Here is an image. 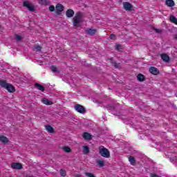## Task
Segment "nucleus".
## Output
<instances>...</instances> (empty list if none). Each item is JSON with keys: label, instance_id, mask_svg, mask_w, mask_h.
<instances>
[{"label": "nucleus", "instance_id": "nucleus-1", "mask_svg": "<svg viewBox=\"0 0 177 177\" xmlns=\"http://www.w3.org/2000/svg\"><path fill=\"white\" fill-rule=\"evenodd\" d=\"M0 86L8 91L10 93L16 92V88L12 84L6 82V80H0Z\"/></svg>", "mask_w": 177, "mask_h": 177}, {"label": "nucleus", "instance_id": "nucleus-2", "mask_svg": "<svg viewBox=\"0 0 177 177\" xmlns=\"http://www.w3.org/2000/svg\"><path fill=\"white\" fill-rule=\"evenodd\" d=\"M82 22V13L77 12L75 17L73 18V26L75 27H80Z\"/></svg>", "mask_w": 177, "mask_h": 177}, {"label": "nucleus", "instance_id": "nucleus-3", "mask_svg": "<svg viewBox=\"0 0 177 177\" xmlns=\"http://www.w3.org/2000/svg\"><path fill=\"white\" fill-rule=\"evenodd\" d=\"M99 153L102 157H104L105 158H110V151L105 148L103 146L99 147Z\"/></svg>", "mask_w": 177, "mask_h": 177}, {"label": "nucleus", "instance_id": "nucleus-4", "mask_svg": "<svg viewBox=\"0 0 177 177\" xmlns=\"http://www.w3.org/2000/svg\"><path fill=\"white\" fill-rule=\"evenodd\" d=\"M75 110L77 111V113H80V114H85V113H86V109H85L84 106L80 104H76L75 105Z\"/></svg>", "mask_w": 177, "mask_h": 177}, {"label": "nucleus", "instance_id": "nucleus-5", "mask_svg": "<svg viewBox=\"0 0 177 177\" xmlns=\"http://www.w3.org/2000/svg\"><path fill=\"white\" fill-rule=\"evenodd\" d=\"M64 9V7H63V5L58 3L55 6V13L56 15H60L62 12H63Z\"/></svg>", "mask_w": 177, "mask_h": 177}, {"label": "nucleus", "instance_id": "nucleus-6", "mask_svg": "<svg viewBox=\"0 0 177 177\" xmlns=\"http://www.w3.org/2000/svg\"><path fill=\"white\" fill-rule=\"evenodd\" d=\"M24 6H25V8H27L30 12H33L34 10V6L29 1H24Z\"/></svg>", "mask_w": 177, "mask_h": 177}, {"label": "nucleus", "instance_id": "nucleus-7", "mask_svg": "<svg viewBox=\"0 0 177 177\" xmlns=\"http://www.w3.org/2000/svg\"><path fill=\"white\" fill-rule=\"evenodd\" d=\"M11 167L12 169H21L23 168V165L19 162H13L11 164Z\"/></svg>", "mask_w": 177, "mask_h": 177}, {"label": "nucleus", "instance_id": "nucleus-8", "mask_svg": "<svg viewBox=\"0 0 177 177\" xmlns=\"http://www.w3.org/2000/svg\"><path fill=\"white\" fill-rule=\"evenodd\" d=\"M149 73H151V74H153V75H158V74H160V71L158 70V68L154 66H151L149 68Z\"/></svg>", "mask_w": 177, "mask_h": 177}, {"label": "nucleus", "instance_id": "nucleus-9", "mask_svg": "<svg viewBox=\"0 0 177 177\" xmlns=\"http://www.w3.org/2000/svg\"><path fill=\"white\" fill-rule=\"evenodd\" d=\"M49 68L50 71H52V73H53L55 75H57V74H60V71H59V69L57 68V67H56L55 65H50L49 66Z\"/></svg>", "mask_w": 177, "mask_h": 177}, {"label": "nucleus", "instance_id": "nucleus-10", "mask_svg": "<svg viewBox=\"0 0 177 177\" xmlns=\"http://www.w3.org/2000/svg\"><path fill=\"white\" fill-rule=\"evenodd\" d=\"M74 122H78V119L71 116L68 118V125H74Z\"/></svg>", "mask_w": 177, "mask_h": 177}, {"label": "nucleus", "instance_id": "nucleus-11", "mask_svg": "<svg viewBox=\"0 0 177 177\" xmlns=\"http://www.w3.org/2000/svg\"><path fill=\"white\" fill-rule=\"evenodd\" d=\"M96 29L91 28H87L86 30V34H88V35H95V34H96Z\"/></svg>", "mask_w": 177, "mask_h": 177}, {"label": "nucleus", "instance_id": "nucleus-12", "mask_svg": "<svg viewBox=\"0 0 177 177\" xmlns=\"http://www.w3.org/2000/svg\"><path fill=\"white\" fill-rule=\"evenodd\" d=\"M35 88H36V89H38L39 91H41V92H45V87L39 83H35Z\"/></svg>", "mask_w": 177, "mask_h": 177}, {"label": "nucleus", "instance_id": "nucleus-13", "mask_svg": "<svg viewBox=\"0 0 177 177\" xmlns=\"http://www.w3.org/2000/svg\"><path fill=\"white\" fill-rule=\"evenodd\" d=\"M137 80L139 82H143V81H146V76L142 73H139L137 75Z\"/></svg>", "mask_w": 177, "mask_h": 177}, {"label": "nucleus", "instance_id": "nucleus-14", "mask_svg": "<svg viewBox=\"0 0 177 177\" xmlns=\"http://www.w3.org/2000/svg\"><path fill=\"white\" fill-rule=\"evenodd\" d=\"M41 102L44 104H46V106H52V104H53V102L48 100V98H43Z\"/></svg>", "mask_w": 177, "mask_h": 177}, {"label": "nucleus", "instance_id": "nucleus-15", "mask_svg": "<svg viewBox=\"0 0 177 177\" xmlns=\"http://www.w3.org/2000/svg\"><path fill=\"white\" fill-rule=\"evenodd\" d=\"M45 128L47 132H48L49 133H55V129H53L52 126L47 124L45 125Z\"/></svg>", "mask_w": 177, "mask_h": 177}, {"label": "nucleus", "instance_id": "nucleus-16", "mask_svg": "<svg viewBox=\"0 0 177 177\" xmlns=\"http://www.w3.org/2000/svg\"><path fill=\"white\" fill-rule=\"evenodd\" d=\"M161 59L162 60H163V62H165V63H169V56H168V55L167 54H161Z\"/></svg>", "mask_w": 177, "mask_h": 177}, {"label": "nucleus", "instance_id": "nucleus-17", "mask_svg": "<svg viewBox=\"0 0 177 177\" xmlns=\"http://www.w3.org/2000/svg\"><path fill=\"white\" fill-rule=\"evenodd\" d=\"M82 136L84 140H91L92 139V136L88 132L84 133Z\"/></svg>", "mask_w": 177, "mask_h": 177}, {"label": "nucleus", "instance_id": "nucleus-18", "mask_svg": "<svg viewBox=\"0 0 177 177\" xmlns=\"http://www.w3.org/2000/svg\"><path fill=\"white\" fill-rule=\"evenodd\" d=\"M0 142L4 145H6V143L9 142V139H8V137L5 136H0Z\"/></svg>", "mask_w": 177, "mask_h": 177}, {"label": "nucleus", "instance_id": "nucleus-19", "mask_svg": "<svg viewBox=\"0 0 177 177\" xmlns=\"http://www.w3.org/2000/svg\"><path fill=\"white\" fill-rule=\"evenodd\" d=\"M106 109L108 111H118V109H117V106L115 105H107Z\"/></svg>", "mask_w": 177, "mask_h": 177}, {"label": "nucleus", "instance_id": "nucleus-20", "mask_svg": "<svg viewBox=\"0 0 177 177\" xmlns=\"http://www.w3.org/2000/svg\"><path fill=\"white\" fill-rule=\"evenodd\" d=\"M123 8L125 9V10H131L132 9V5L128 2H126L123 4Z\"/></svg>", "mask_w": 177, "mask_h": 177}, {"label": "nucleus", "instance_id": "nucleus-21", "mask_svg": "<svg viewBox=\"0 0 177 177\" xmlns=\"http://www.w3.org/2000/svg\"><path fill=\"white\" fill-rule=\"evenodd\" d=\"M23 38H24V35H23L17 34L15 35V41H17L18 42H19L20 41H22Z\"/></svg>", "mask_w": 177, "mask_h": 177}, {"label": "nucleus", "instance_id": "nucleus-22", "mask_svg": "<svg viewBox=\"0 0 177 177\" xmlns=\"http://www.w3.org/2000/svg\"><path fill=\"white\" fill-rule=\"evenodd\" d=\"M166 5L169 8H172L175 6V3L174 2V0H166Z\"/></svg>", "mask_w": 177, "mask_h": 177}, {"label": "nucleus", "instance_id": "nucleus-23", "mask_svg": "<svg viewBox=\"0 0 177 177\" xmlns=\"http://www.w3.org/2000/svg\"><path fill=\"white\" fill-rule=\"evenodd\" d=\"M129 161L131 165H135L136 164V160L135 157L131 156L129 157Z\"/></svg>", "mask_w": 177, "mask_h": 177}, {"label": "nucleus", "instance_id": "nucleus-24", "mask_svg": "<svg viewBox=\"0 0 177 177\" xmlns=\"http://www.w3.org/2000/svg\"><path fill=\"white\" fill-rule=\"evenodd\" d=\"M32 50H35V52H41L42 50V47L41 46L37 45V46H33L32 47Z\"/></svg>", "mask_w": 177, "mask_h": 177}, {"label": "nucleus", "instance_id": "nucleus-25", "mask_svg": "<svg viewBox=\"0 0 177 177\" xmlns=\"http://www.w3.org/2000/svg\"><path fill=\"white\" fill-rule=\"evenodd\" d=\"M89 147L88 146H83V153L84 154H89Z\"/></svg>", "mask_w": 177, "mask_h": 177}, {"label": "nucleus", "instance_id": "nucleus-26", "mask_svg": "<svg viewBox=\"0 0 177 177\" xmlns=\"http://www.w3.org/2000/svg\"><path fill=\"white\" fill-rule=\"evenodd\" d=\"M74 16V10L68 9L67 10V17H73Z\"/></svg>", "mask_w": 177, "mask_h": 177}, {"label": "nucleus", "instance_id": "nucleus-27", "mask_svg": "<svg viewBox=\"0 0 177 177\" xmlns=\"http://www.w3.org/2000/svg\"><path fill=\"white\" fill-rule=\"evenodd\" d=\"M170 21L177 25V19L174 15L170 16Z\"/></svg>", "mask_w": 177, "mask_h": 177}, {"label": "nucleus", "instance_id": "nucleus-28", "mask_svg": "<svg viewBox=\"0 0 177 177\" xmlns=\"http://www.w3.org/2000/svg\"><path fill=\"white\" fill-rule=\"evenodd\" d=\"M97 165H99L100 168H103L104 167V160H98L97 162Z\"/></svg>", "mask_w": 177, "mask_h": 177}, {"label": "nucleus", "instance_id": "nucleus-29", "mask_svg": "<svg viewBox=\"0 0 177 177\" xmlns=\"http://www.w3.org/2000/svg\"><path fill=\"white\" fill-rule=\"evenodd\" d=\"M8 48H9L10 49H12V52L11 51V53H12V55H15V53H16V52H17V48L13 47V46L9 45V46H8Z\"/></svg>", "mask_w": 177, "mask_h": 177}, {"label": "nucleus", "instance_id": "nucleus-30", "mask_svg": "<svg viewBox=\"0 0 177 177\" xmlns=\"http://www.w3.org/2000/svg\"><path fill=\"white\" fill-rule=\"evenodd\" d=\"M115 50H118L119 52H122L124 50V48H122V45H116Z\"/></svg>", "mask_w": 177, "mask_h": 177}, {"label": "nucleus", "instance_id": "nucleus-31", "mask_svg": "<svg viewBox=\"0 0 177 177\" xmlns=\"http://www.w3.org/2000/svg\"><path fill=\"white\" fill-rule=\"evenodd\" d=\"M39 3H40V5H46L48 0H39Z\"/></svg>", "mask_w": 177, "mask_h": 177}, {"label": "nucleus", "instance_id": "nucleus-32", "mask_svg": "<svg viewBox=\"0 0 177 177\" xmlns=\"http://www.w3.org/2000/svg\"><path fill=\"white\" fill-rule=\"evenodd\" d=\"M59 174H60L61 176H64V177L66 176V171L63 170V169L59 170Z\"/></svg>", "mask_w": 177, "mask_h": 177}, {"label": "nucleus", "instance_id": "nucleus-33", "mask_svg": "<svg viewBox=\"0 0 177 177\" xmlns=\"http://www.w3.org/2000/svg\"><path fill=\"white\" fill-rule=\"evenodd\" d=\"M85 175H86V176H88V177H96V176H95V174H93L92 173H89V172H86Z\"/></svg>", "mask_w": 177, "mask_h": 177}, {"label": "nucleus", "instance_id": "nucleus-34", "mask_svg": "<svg viewBox=\"0 0 177 177\" xmlns=\"http://www.w3.org/2000/svg\"><path fill=\"white\" fill-rule=\"evenodd\" d=\"M112 64L113 65L115 68H119V67H120V64H118L117 62H113V64Z\"/></svg>", "mask_w": 177, "mask_h": 177}, {"label": "nucleus", "instance_id": "nucleus-35", "mask_svg": "<svg viewBox=\"0 0 177 177\" xmlns=\"http://www.w3.org/2000/svg\"><path fill=\"white\" fill-rule=\"evenodd\" d=\"M176 160H177V157L176 156H174L173 158H170L171 162H175V161H176Z\"/></svg>", "mask_w": 177, "mask_h": 177}, {"label": "nucleus", "instance_id": "nucleus-36", "mask_svg": "<svg viewBox=\"0 0 177 177\" xmlns=\"http://www.w3.org/2000/svg\"><path fill=\"white\" fill-rule=\"evenodd\" d=\"M48 10H50V12H55V6H50Z\"/></svg>", "mask_w": 177, "mask_h": 177}, {"label": "nucleus", "instance_id": "nucleus-37", "mask_svg": "<svg viewBox=\"0 0 177 177\" xmlns=\"http://www.w3.org/2000/svg\"><path fill=\"white\" fill-rule=\"evenodd\" d=\"M112 114H113V115L118 116L120 115V114H121V113L120 112V111H118L116 113L113 112Z\"/></svg>", "mask_w": 177, "mask_h": 177}, {"label": "nucleus", "instance_id": "nucleus-38", "mask_svg": "<svg viewBox=\"0 0 177 177\" xmlns=\"http://www.w3.org/2000/svg\"><path fill=\"white\" fill-rule=\"evenodd\" d=\"M150 176L151 177H161V176H158V175H157L156 174H151Z\"/></svg>", "mask_w": 177, "mask_h": 177}, {"label": "nucleus", "instance_id": "nucleus-39", "mask_svg": "<svg viewBox=\"0 0 177 177\" xmlns=\"http://www.w3.org/2000/svg\"><path fill=\"white\" fill-rule=\"evenodd\" d=\"M110 39H115V35L111 34V35H110Z\"/></svg>", "mask_w": 177, "mask_h": 177}, {"label": "nucleus", "instance_id": "nucleus-40", "mask_svg": "<svg viewBox=\"0 0 177 177\" xmlns=\"http://www.w3.org/2000/svg\"><path fill=\"white\" fill-rule=\"evenodd\" d=\"M124 123L126 124L127 125H128V124L131 123V121L128 120L127 119H125L124 121Z\"/></svg>", "mask_w": 177, "mask_h": 177}, {"label": "nucleus", "instance_id": "nucleus-41", "mask_svg": "<svg viewBox=\"0 0 177 177\" xmlns=\"http://www.w3.org/2000/svg\"><path fill=\"white\" fill-rule=\"evenodd\" d=\"M63 150H64V151L65 152V153H67V146H64V147H63Z\"/></svg>", "mask_w": 177, "mask_h": 177}, {"label": "nucleus", "instance_id": "nucleus-42", "mask_svg": "<svg viewBox=\"0 0 177 177\" xmlns=\"http://www.w3.org/2000/svg\"><path fill=\"white\" fill-rule=\"evenodd\" d=\"M109 60H110L111 64H114V59H113V57L109 58Z\"/></svg>", "mask_w": 177, "mask_h": 177}, {"label": "nucleus", "instance_id": "nucleus-43", "mask_svg": "<svg viewBox=\"0 0 177 177\" xmlns=\"http://www.w3.org/2000/svg\"><path fill=\"white\" fill-rule=\"evenodd\" d=\"M67 153H71V148L67 147Z\"/></svg>", "mask_w": 177, "mask_h": 177}, {"label": "nucleus", "instance_id": "nucleus-44", "mask_svg": "<svg viewBox=\"0 0 177 177\" xmlns=\"http://www.w3.org/2000/svg\"><path fill=\"white\" fill-rule=\"evenodd\" d=\"M95 103H97L98 104H103V102H100L99 100H96L95 101Z\"/></svg>", "mask_w": 177, "mask_h": 177}, {"label": "nucleus", "instance_id": "nucleus-45", "mask_svg": "<svg viewBox=\"0 0 177 177\" xmlns=\"http://www.w3.org/2000/svg\"><path fill=\"white\" fill-rule=\"evenodd\" d=\"M156 32H161V30L160 29H155Z\"/></svg>", "mask_w": 177, "mask_h": 177}, {"label": "nucleus", "instance_id": "nucleus-46", "mask_svg": "<svg viewBox=\"0 0 177 177\" xmlns=\"http://www.w3.org/2000/svg\"><path fill=\"white\" fill-rule=\"evenodd\" d=\"M174 38H175V39H177V35H174Z\"/></svg>", "mask_w": 177, "mask_h": 177}, {"label": "nucleus", "instance_id": "nucleus-47", "mask_svg": "<svg viewBox=\"0 0 177 177\" xmlns=\"http://www.w3.org/2000/svg\"><path fill=\"white\" fill-rule=\"evenodd\" d=\"M65 66H66V63H64Z\"/></svg>", "mask_w": 177, "mask_h": 177}, {"label": "nucleus", "instance_id": "nucleus-48", "mask_svg": "<svg viewBox=\"0 0 177 177\" xmlns=\"http://www.w3.org/2000/svg\"><path fill=\"white\" fill-rule=\"evenodd\" d=\"M0 28H1V25H0Z\"/></svg>", "mask_w": 177, "mask_h": 177}]
</instances>
